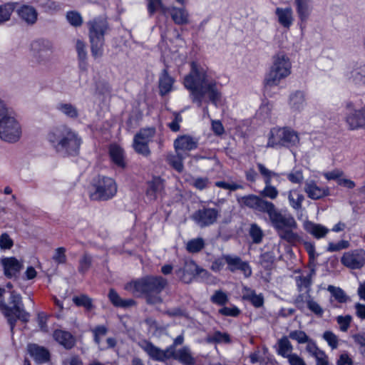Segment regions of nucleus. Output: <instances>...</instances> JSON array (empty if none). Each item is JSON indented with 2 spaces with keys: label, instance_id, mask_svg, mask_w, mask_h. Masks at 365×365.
Instances as JSON below:
<instances>
[{
  "label": "nucleus",
  "instance_id": "1",
  "mask_svg": "<svg viewBox=\"0 0 365 365\" xmlns=\"http://www.w3.org/2000/svg\"><path fill=\"white\" fill-rule=\"evenodd\" d=\"M237 201L242 206L267 214L280 239L292 244L299 241V235L293 231L297 228V223L292 215L282 214L274 203L253 194L242 196Z\"/></svg>",
  "mask_w": 365,
  "mask_h": 365
},
{
  "label": "nucleus",
  "instance_id": "2",
  "mask_svg": "<svg viewBox=\"0 0 365 365\" xmlns=\"http://www.w3.org/2000/svg\"><path fill=\"white\" fill-rule=\"evenodd\" d=\"M184 85L190 91L192 103L202 106L203 98L208 94L209 101L217 106L220 100L221 93L217 88V82L209 80L204 68L199 67L197 63H191V71L185 77Z\"/></svg>",
  "mask_w": 365,
  "mask_h": 365
},
{
  "label": "nucleus",
  "instance_id": "3",
  "mask_svg": "<svg viewBox=\"0 0 365 365\" xmlns=\"http://www.w3.org/2000/svg\"><path fill=\"white\" fill-rule=\"evenodd\" d=\"M47 140L56 152L63 156H75L79 153L81 138L66 125L53 128L47 134Z\"/></svg>",
  "mask_w": 365,
  "mask_h": 365
},
{
  "label": "nucleus",
  "instance_id": "4",
  "mask_svg": "<svg viewBox=\"0 0 365 365\" xmlns=\"http://www.w3.org/2000/svg\"><path fill=\"white\" fill-rule=\"evenodd\" d=\"M0 310L6 318L11 331L16 321L27 322L30 314L24 309L21 297L14 291H6L0 287Z\"/></svg>",
  "mask_w": 365,
  "mask_h": 365
},
{
  "label": "nucleus",
  "instance_id": "5",
  "mask_svg": "<svg viewBox=\"0 0 365 365\" xmlns=\"http://www.w3.org/2000/svg\"><path fill=\"white\" fill-rule=\"evenodd\" d=\"M168 284V280L162 276L147 275L133 281L130 285L135 292L144 297L147 304H157L163 302L160 294Z\"/></svg>",
  "mask_w": 365,
  "mask_h": 365
},
{
  "label": "nucleus",
  "instance_id": "6",
  "mask_svg": "<svg viewBox=\"0 0 365 365\" xmlns=\"http://www.w3.org/2000/svg\"><path fill=\"white\" fill-rule=\"evenodd\" d=\"M21 136L19 123L13 116L11 110L0 99V138L8 143H16Z\"/></svg>",
  "mask_w": 365,
  "mask_h": 365
},
{
  "label": "nucleus",
  "instance_id": "7",
  "mask_svg": "<svg viewBox=\"0 0 365 365\" xmlns=\"http://www.w3.org/2000/svg\"><path fill=\"white\" fill-rule=\"evenodd\" d=\"M88 26L92 56L99 58L103 54L104 36L109 29L108 24L106 19H95L90 21Z\"/></svg>",
  "mask_w": 365,
  "mask_h": 365
},
{
  "label": "nucleus",
  "instance_id": "8",
  "mask_svg": "<svg viewBox=\"0 0 365 365\" xmlns=\"http://www.w3.org/2000/svg\"><path fill=\"white\" fill-rule=\"evenodd\" d=\"M291 63L288 57L283 53L274 56L273 65L264 79L265 86H277L281 79L290 74Z\"/></svg>",
  "mask_w": 365,
  "mask_h": 365
},
{
  "label": "nucleus",
  "instance_id": "9",
  "mask_svg": "<svg viewBox=\"0 0 365 365\" xmlns=\"http://www.w3.org/2000/svg\"><path fill=\"white\" fill-rule=\"evenodd\" d=\"M299 141L297 133L289 128H274L271 129L267 147L289 148Z\"/></svg>",
  "mask_w": 365,
  "mask_h": 365
},
{
  "label": "nucleus",
  "instance_id": "10",
  "mask_svg": "<svg viewBox=\"0 0 365 365\" xmlns=\"http://www.w3.org/2000/svg\"><path fill=\"white\" fill-rule=\"evenodd\" d=\"M95 191L91 194L93 200H107L112 198L117 192V185L113 179L98 175L94 179Z\"/></svg>",
  "mask_w": 365,
  "mask_h": 365
},
{
  "label": "nucleus",
  "instance_id": "11",
  "mask_svg": "<svg viewBox=\"0 0 365 365\" xmlns=\"http://www.w3.org/2000/svg\"><path fill=\"white\" fill-rule=\"evenodd\" d=\"M31 51L36 61L41 64H46L51 59L53 53V43L44 38L34 41L31 44Z\"/></svg>",
  "mask_w": 365,
  "mask_h": 365
},
{
  "label": "nucleus",
  "instance_id": "12",
  "mask_svg": "<svg viewBox=\"0 0 365 365\" xmlns=\"http://www.w3.org/2000/svg\"><path fill=\"white\" fill-rule=\"evenodd\" d=\"M219 216V211L215 208L200 209L195 211L192 219L200 227H205L214 224Z\"/></svg>",
  "mask_w": 365,
  "mask_h": 365
},
{
  "label": "nucleus",
  "instance_id": "13",
  "mask_svg": "<svg viewBox=\"0 0 365 365\" xmlns=\"http://www.w3.org/2000/svg\"><path fill=\"white\" fill-rule=\"evenodd\" d=\"M341 262L351 269H360L365 264V251L356 250L345 252L341 258Z\"/></svg>",
  "mask_w": 365,
  "mask_h": 365
},
{
  "label": "nucleus",
  "instance_id": "14",
  "mask_svg": "<svg viewBox=\"0 0 365 365\" xmlns=\"http://www.w3.org/2000/svg\"><path fill=\"white\" fill-rule=\"evenodd\" d=\"M1 264L4 269V275L9 279L18 278L24 267L23 263L14 257L1 259Z\"/></svg>",
  "mask_w": 365,
  "mask_h": 365
},
{
  "label": "nucleus",
  "instance_id": "15",
  "mask_svg": "<svg viewBox=\"0 0 365 365\" xmlns=\"http://www.w3.org/2000/svg\"><path fill=\"white\" fill-rule=\"evenodd\" d=\"M349 81L356 88L365 87V63L363 62H354L347 74Z\"/></svg>",
  "mask_w": 365,
  "mask_h": 365
},
{
  "label": "nucleus",
  "instance_id": "16",
  "mask_svg": "<svg viewBox=\"0 0 365 365\" xmlns=\"http://www.w3.org/2000/svg\"><path fill=\"white\" fill-rule=\"evenodd\" d=\"M179 344H171L170 359L177 360L183 365H195V359L192 356L190 349L186 346L176 349V346Z\"/></svg>",
  "mask_w": 365,
  "mask_h": 365
},
{
  "label": "nucleus",
  "instance_id": "17",
  "mask_svg": "<svg viewBox=\"0 0 365 365\" xmlns=\"http://www.w3.org/2000/svg\"><path fill=\"white\" fill-rule=\"evenodd\" d=\"M146 351L149 356L157 361H165L170 359V352L171 345L163 350L154 345V344H138Z\"/></svg>",
  "mask_w": 365,
  "mask_h": 365
},
{
  "label": "nucleus",
  "instance_id": "18",
  "mask_svg": "<svg viewBox=\"0 0 365 365\" xmlns=\"http://www.w3.org/2000/svg\"><path fill=\"white\" fill-rule=\"evenodd\" d=\"M223 259L227 264V269L234 272L236 270H240L244 272L246 277H249L252 274V270L247 262H243L240 257L237 256L224 255Z\"/></svg>",
  "mask_w": 365,
  "mask_h": 365
},
{
  "label": "nucleus",
  "instance_id": "19",
  "mask_svg": "<svg viewBox=\"0 0 365 365\" xmlns=\"http://www.w3.org/2000/svg\"><path fill=\"white\" fill-rule=\"evenodd\" d=\"M304 190L312 200H319L330 194L329 187H320L314 180L305 182Z\"/></svg>",
  "mask_w": 365,
  "mask_h": 365
},
{
  "label": "nucleus",
  "instance_id": "20",
  "mask_svg": "<svg viewBox=\"0 0 365 365\" xmlns=\"http://www.w3.org/2000/svg\"><path fill=\"white\" fill-rule=\"evenodd\" d=\"M346 122L351 130L365 128V109L351 111L346 115Z\"/></svg>",
  "mask_w": 365,
  "mask_h": 365
},
{
  "label": "nucleus",
  "instance_id": "21",
  "mask_svg": "<svg viewBox=\"0 0 365 365\" xmlns=\"http://www.w3.org/2000/svg\"><path fill=\"white\" fill-rule=\"evenodd\" d=\"M313 0H294L297 16L301 23H306L311 16L312 11Z\"/></svg>",
  "mask_w": 365,
  "mask_h": 365
},
{
  "label": "nucleus",
  "instance_id": "22",
  "mask_svg": "<svg viewBox=\"0 0 365 365\" xmlns=\"http://www.w3.org/2000/svg\"><path fill=\"white\" fill-rule=\"evenodd\" d=\"M27 349L31 356L34 358L37 364L46 363L51 359L48 350L43 346H38L37 344H28Z\"/></svg>",
  "mask_w": 365,
  "mask_h": 365
},
{
  "label": "nucleus",
  "instance_id": "23",
  "mask_svg": "<svg viewBox=\"0 0 365 365\" xmlns=\"http://www.w3.org/2000/svg\"><path fill=\"white\" fill-rule=\"evenodd\" d=\"M198 142L192 137L183 135L177 138L174 141L175 151H190L197 148Z\"/></svg>",
  "mask_w": 365,
  "mask_h": 365
},
{
  "label": "nucleus",
  "instance_id": "24",
  "mask_svg": "<svg viewBox=\"0 0 365 365\" xmlns=\"http://www.w3.org/2000/svg\"><path fill=\"white\" fill-rule=\"evenodd\" d=\"M147 184L146 196L150 200L154 201L164 190L163 180L160 177H154Z\"/></svg>",
  "mask_w": 365,
  "mask_h": 365
},
{
  "label": "nucleus",
  "instance_id": "25",
  "mask_svg": "<svg viewBox=\"0 0 365 365\" xmlns=\"http://www.w3.org/2000/svg\"><path fill=\"white\" fill-rule=\"evenodd\" d=\"M76 50L78 55V66L81 72L86 73L88 68V53L86 43L78 39L76 43Z\"/></svg>",
  "mask_w": 365,
  "mask_h": 365
},
{
  "label": "nucleus",
  "instance_id": "26",
  "mask_svg": "<svg viewBox=\"0 0 365 365\" xmlns=\"http://www.w3.org/2000/svg\"><path fill=\"white\" fill-rule=\"evenodd\" d=\"M251 364L258 363L259 365H279L274 357L270 354H267L265 351L261 353L259 351H255L250 355Z\"/></svg>",
  "mask_w": 365,
  "mask_h": 365
},
{
  "label": "nucleus",
  "instance_id": "27",
  "mask_svg": "<svg viewBox=\"0 0 365 365\" xmlns=\"http://www.w3.org/2000/svg\"><path fill=\"white\" fill-rule=\"evenodd\" d=\"M108 297L115 307L127 309L136 304L135 301L133 299H122L114 289L109 290Z\"/></svg>",
  "mask_w": 365,
  "mask_h": 365
},
{
  "label": "nucleus",
  "instance_id": "28",
  "mask_svg": "<svg viewBox=\"0 0 365 365\" xmlns=\"http://www.w3.org/2000/svg\"><path fill=\"white\" fill-rule=\"evenodd\" d=\"M175 80L171 77L165 68L162 71L159 77V93L163 96L170 93L172 90Z\"/></svg>",
  "mask_w": 365,
  "mask_h": 365
},
{
  "label": "nucleus",
  "instance_id": "29",
  "mask_svg": "<svg viewBox=\"0 0 365 365\" xmlns=\"http://www.w3.org/2000/svg\"><path fill=\"white\" fill-rule=\"evenodd\" d=\"M304 230L317 239L324 237L329 230L321 224L311 221H306L304 224Z\"/></svg>",
  "mask_w": 365,
  "mask_h": 365
},
{
  "label": "nucleus",
  "instance_id": "30",
  "mask_svg": "<svg viewBox=\"0 0 365 365\" xmlns=\"http://www.w3.org/2000/svg\"><path fill=\"white\" fill-rule=\"evenodd\" d=\"M307 351L316 359V365H329L328 357L317 344H307Z\"/></svg>",
  "mask_w": 365,
  "mask_h": 365
},
{
  "label": "nucleus",
  "instance_id": "31",
  "mask_svg": "<svg viewBox=\"0 0 365 365\" xmlns=\"http://www.w3.org/2000/svg\"><path fill=\"white\" fill-rule=\"evenodd\" d=\"M170 16L177 25H187L190 23V14L184 7L172 6Z\"/></svg>",
  "mask_w": 365,
  "mask_h": 365
},
{
  "label": "nucleus",
  "instance_id": "32",
  "mask_svg": "<svg viewBox=\"0 0 365 365\" xmlns=\"http://www.w3.org/2000/svg\"><path fill=\"white\" fill-rule=\"evenodd\" d=\"M17 13L28 24H34L37 20L38 13L31 6L23 5L17 10Z\"/></svg>",
  "mask_w": 365,
  "mask_h": 365
},
{
  "label": "nucleus",
  "instance_id": "33",
  "mask_svg": "<svg viewBox=\"0 0 365 365\" xmlns=\"http://www.w3.org/2000/svg\"><path fill=\"white\" fill-rule=\"evenodd\" d=\"M275 14L277 16L279 23L284 28L289 29L292 24L293 11L291 7L284 9L277 8Z\"/></svg>",
  "mask_w": 365,
  "mask_h": 365
},
{
  "label": "nucleus",
  "instance_id": "34",
  "mask_svg": "<svg viewBox=\"0 0 365 365\" xmlns=\"http://www.w3.org/2000/svg\"><path fill=\"white\" fill-rule=\"evenodd\" d=\"M109 155L112 161L118 167L124 168L125 163L124 160L123 150L116 144H111L109 146Z\"/></svg>",
  "mask_w": 365,
  "mask_h": 365
},
{
  "label": "nucleus",
  "instance_id": "35",
  "mask_svg": "<svg viewBox=\"0 0 365 365\" xmlns=\"http://www.w3.org/2000/svg\"><path fill=\"white\" fill-rule=\"evenodd\" d=\"M289 104L290 108L294 110H302L305 104V93L302 91H296L289 96Z\"/></svg>",
  "mask_w": 365,
  "mask_h": 365
},
{
  "label": "nucleus",
  "instance_id": "36",
  "mask_svg": "<svg viewBox=\"0 0 365 365\" xmlns=\"http://www.w3.org/2000/svg\"><path fill=\"white\" fill-rule=\"evenodd\" d=\"M56 110L71 119H77L79 116L78 108L71 103H58L56 106Z\"/></svg>",
  "mask_w": 365,
  "mask_h": 365
},
{
  "label": "nucleus",
  "instance_id": "37",
  "mask_svg": "<svg viewBox=\"0 0 365 365\" xmlns=\"http://www.w3.org/2000/svg\"><path fill=\"white\" fill-rule=\"evenodd\" d=\"M176 154H169L167 156V161L168 164L172 166L173 168H174L176 171L178 173L182 172L184 169L183 166V160L185 158L186 156L188 155L186 153H183L182 152H178L175 151Z\"/></svg>",
  "mask_w": 365,
  "mask_h": 365
},
{
  "label": "nucleus",
  "instance_id": "38",
  "mask_svg": "<svg viewBox=\"0 0 365 365\" xmlns=\"http://www.w3.org/2000/svg\"><path fill=\"white\" fill-rule=\"evenodd\" d=\"M289 339L297 341V342H313L310 340L306 333L301 330L291 331L289 336H284L278 342H289Z\"/></svg>",
  "mask_w": 365,
  "mask_h": 365
},
{
  "label": "nucleus",
  "instance_id": "39",
  "mask_svg": "<svg viewBox=\"0 0 365 365\" xmlns=\"http://www.w3.org/2000/svg\"><path fill=\"white\" fill-rule=\"evenodd\" d=\"M288 200L291 207L299 210L302 208V203L304 200V196L297 190H292L289 192Z\"/></svg>",
  "mask_w": 365,
  "mask_h": 365
},
{
  "label": "nucleus",
  "instance_id": "40",
  "mask_svg": "<svg viewBox=\"0 0 365 365\" xmlns=\"http://www.w3.org/2000/svg\"><path fill=\"white\" fill-rule=\"evenodd\" d=\"M244 300L251 302L256 308L262 307L264 304V297L262 294H257L255 290H249L242 296Z\"/></svg>",
  "mask_w": 365,
  "mask_h": 365
},
{
  "label": "nucleus",
  "instance_id": "41",
  "mask_svg": "<svg viewBox=\"0 0 365 365\" xmlns=\"http://www.w3.org/2000/svg\"><path fill=\"white\" fill-rule=\"evenodd\" d=\"M17 3H7L0 6V24H2L10 19Z\"/></svg>",
  "mask_w": 365,
  "mask_h": 365
},
{
  "label": "nucleus",
  "instance_id": "42",
  "mask_svg": "<svg viewBox=\"0 0 365 365\" xmlns=\"http://www.w3.org/2000/svg\"><path fill=\"white\" fill-rule=\"evenodd\" d=\"M73 301L76 306L83 307L88 311L92 310L94 307L92 299L86 294L74 297Z\"/></svg>",
  "mask_w": 365,
  "mask_h": 365
},
{
  "label": "nucleus",
  "instance_id": "43",
  "mask_svg": "<svg viewBox=\"0 0 365 365\" xmlns=\"http://www.w3.org/2000/svg\"><path fill=\"white\" fill-rule=\"evenodd\" d=\"M257 166L259 173L264 178V184H269V182H272V178L279 177V173L269 170L262 163H258Z\"/></svg>",
  "mask_w": 365,
  "mask_h": 365
},
{
  "label": "nucleus",
  "instance_id": "44",
  "mask_svg": "<svg viewBox=\"0 0 365 365\" xmlns=\"http://www.w3.org/2000/svg\"><path fill=\"white\" fill-rule=\"evenodd\" d=\"M53 337L56 342H71L73 340V334L64 329H56L53 333Z\"/></svg>",
  "mask_w": 365,
  "mask_h": 365
},
{
  "label": "nucleus",
  "instance_id": "45",
  "mask_svg": "<svg viewBox=\"0 0 365 365\" xmlns=\"http://www.w3.org/2000/svg\"><path fill=\"white\" fill-rule=\"evenodd\" d=\"M275 260L273 252H266L260 255V264L267 270H270Z\"/></svg>",
  "mask_w": 365,
  "mask_h": 365
},
{
  "label": "nucleus",
  "instance_id": "46",
  "mask_svg": "<svg viewBox=\"0 0 365 365\" xmlns=\"http://www.w3.org/2000/svg\"><path fill=\"white\" fill-rule=\"evenodd\" d=\"M205 247V242L202 238H196L190 240L187 244V250L191 253H197L201 251Z\"/></svg>",
  "mask_w": 365,
  "mask_h": 365
},
{
  "label": "nucleus",
  "instance_id": "47",
  "mask_svg": "<svg viewBox=\"0 0 365 365\" xmlns=\"http://www.w3.org/2000/svg\"><path fill=\"white\" fill-rule=\"evenodd\" d=\"M306 303L308 309L316 316L321 317L323 315L324 310L321 306L315 302L309 294H307Z\"/></svg>",
  "mask_w": 365,
  "mask_h": 365
},
{
  "label": "nucleus",
  "instance_id": "48",
  "mask_svg": "<svg viewBox=\"0 0 365 365\" xmlns=\"http://www.w3.org/2000/svg\"><path fill=\"white\" fill-rule=\"evenodd\" d=\"M148 143L140 140L139 139L134 138L133 139V148L136 153L138 154L143 155L144 156H148L150 153V150L148 148Z\"/></svg>",
  "mask_w": 365,
  "mask_h": 365
},
{
  "label": "nucleus",
  "instance_id": "49",
  "mask_svg": "<svg viewBox=\"0 0 365 365\" xmlns=\"http://www.w3.org/2000/svg\"><path fill=\"white\" fill-rule=\"evenodd\" d=\"M207 342H230V335L226 332L215 331L207 337Z\"/></svg>",
  "mask_w": 365,
  "mask_h": 365
},
{
  "label": "nucleus",
  "instance_id": "50",
  "mask_svg": "<svg viewBox=\"0 0 365 365\" xmlns=\"http://www.w3.org/2000/svg\"><path fill=\"white\" fill-rule=\"evenodd\" d=\"M155 133V129L154 128H143L140 129V131L135 135L134 138L149 143L150 139L154 136Z\"/></svg>",
  "mask_w": 365,
  "mask_h": 365
},
{
  "label": "nucleus",
  "instance_id": "51",
  "mask_svg": "<svg viewBox=\"0 0 365 365\" xmlns=\"http://www.w3.org/2000/svg\"><path fill=\"white\" fill-rule=\"evenodd\" d=\"M296 282L299 292H302L303 289H307V294H309L310 287L312 280L310 279V277L306 276H298L296 277Z\"/></svg>",
  "mask_w": 365,
  "mask_h": 365
},
{
  "label": "nucleus",
  "instance_id": "52",
  "mask_svg": "<svg viewBox=\"0 0 365 365\" xmlns=\"http://www.w3.org/2000/svg\"><path fill=\"white\" fill-rule=\"evenodd\" d=\"M92 265V257L85 253L79 260L78 272L84 274Z\"/></svg>",
  "mask_w": 365,
  "mask_h": 365
},
{
  "label": "nucleus",
  "instance_id": "53",
  "mask_svg": "<svg viewBox=\"0 0 365 365\" xmlns=\"http://www.w3.org/2000/svg\"><path fill=\"white\" fill-rule=\"evenodd\" d=\"M66 19L71 25L75 27L81 26L83 24V19L80 13L76 11L67 12Z\"/></svg>",
  "mask_w": 365,
  "mask_h": 365
},
{
  "label": "nucleus",
  "instance_id": "54",
  "mask_svg": "<svg viewBox=\"0 0 365 365\" xmlns=\"http://www.w3.org/2000/svg\"><path fill=\"white\" fill-rule=\"evenodd\" d=\"M250 235L254 243L259 244L262 242L263 232L257 225L252 224L250 229Z\"/></svg>",
  "mask_w": 365,
  "mask_h": 365
},
{
  "label": "nucleus",
  "instance_id": "55",
  "mask_svg": "<svg viewBox=\"0 0 365 365\" xmlns=\"http://www.w3.org/2000/svg\"><path fill=\"white\" fill-rule=\"evenodd\" d=\"M210 300L212 303L220 306H223L228 302V297L226 293L222 290H217L211 297Z\"/></svg>",
  "mask_w": 365,
  "mask_h": 365
},
{
  "label": "nucleus",
  "instance_id": "56",
  "mask_svg": "<svg viewBox=\"0 0 365 365\" xmlns=\"http://www.w3.org/2000/svg\"><path fill=\"white\" fill-rule=\"evenodd\" d=\"M328 290L331 292L334 298L340 303H344L347 300V296L345 292L339 287L329 286Z\"/></svg>",
  "mask_w": 365,
  "mask_h": 365
},
{
  "label": "nucleus",
  "instance_id": "57",
  "mask_svg": "<svg viewBox=\"0 0 365 365\" xmlns=\"http://www.w3.org/2000/svg\"><path fill=\"white\" fill-rule=\"evenodd\" d=\"M111 86L104 80H101L96 83V91L100 95L109 94L111 92Z\"/></svg>",
  "mask_w": 365,
  "mask_h": 365
},
{
  "label": "nucleus",
  "instance_id": "58",
  "mask_svg": "<svg viewBox=\"0 0 365 365\" xmlns=\"http://www.w3.org/2000/svg\"><path fill=\"white\" fill-rule=\"evenodd\" d=\"M261 195L274 200L277 198L278 195V190L275 187L272 185V182H269V184H265V187L261 192Z\"/></svg>",
  "mask_w": 365,
  "mask_h": 365
},
{
  "label": "nucleus",
  "instance_id": "59",
  "mask_svg": "<svg viewBox=\"0 0 365 365\" xmlns=\"http://www.w3.org/2000/svg\"><path fill=\"white\" fill-rule=\"evenodd\" d=\"M38 4L45 11H53L59 9L58 4L52 0H38Z\"/></svg>",
  "mask_w": 365,
  "mask_h": 365
},
{
  "label": "nucleus",
  "instance_id": "60",
  "mask_svg": "<svg viewBox=\"0 0 365 365\" xmlns=\"http://www.w3.org/2000/svg\"><path fill=\"white\" fill-rule=\"evenodd\" d=\"M350 244L346 240H341L337 243L329 242V245L327 248V251L332 252H338L341 250L346 249L349 247Z\"/></svg>",
  "mask_w": 365,
  "mask_h": 365
},
{
  "label": "nucleus",
  "instance_id": "61",
  "mask_svg": "<svg viewBox=\"0 0 365 365\" xmlns=\"http://www.w3.org/2000/svg\"><path fill=\"white\" fill-rule=\"evenodd\" d=\"M277 353L279 355L282 356L284 358H287L289 359V356H291L292 351L293 349L292 344H277Z\"/></svg>",
  "mask_w": 365,
  "mask_h": 365
},
{
  "label": "nucleus",
  "instance_id": "62",
  "mask_svg": "<svg viewBox=\"0 0 365 365\" xmlns=\"http://www.w3.org/2000/svg\"><path fill=\"white\" fill-rule=\"evenodd\" d=\"M352 317L350 315L346 316H338L336 317V322L339 325V328L342 331H346L349 329Z\"/></svg>",
  "mask_w": 365,
  "mask_h": 365
},
{
  "label": "nucleus",
  "instance_id": "63",
  "mask_svg": "<svg viewBox=\"0 0 365 365\" xmlns=\"http://www.w3.org/2000/svg\"><path fill=\"white\" fill-rule=\"evenodd\" d=\"M52 259L58 264H65L66 262V249L63 247L57 248Z\"/></svg>",
  "mask_w": 365,
  "mask_h": 365
},
{
  "label": "nucleus",
  "instance_id": "64",
  "mask_svg": "<svg viewBox=\"0 0 365 365\" xmlns=\"http://www.w3.org/2000/svg\"><path fill=\"white\" fill-rule=\"evenodd\" d=\"M95 342H99L103 336H105L108 333V329L104 325H99L96 327L93 330Z\"/></svg>",
  "mask_w": 365,
  "mask_h": 365
}]
</instances>
